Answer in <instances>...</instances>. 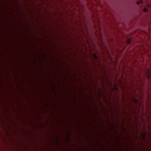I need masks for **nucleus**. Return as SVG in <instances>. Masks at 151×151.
<instances>
[{
    "label": "nucleus",
    "mask_w": 151,
    "mask_h": 151,
    "mask_svg": "<svg viewBox=\"0 0 151 151\" xmlns=\"http://www.w3.org/2000/svg\"><path fill=\"white\" fill-rule=\"evenodd\" d=\"M96 86H97V90L96 91V90L94 91L95 96L97 98H100L102 95V93L101 89L98 85V81L96 80ZM104 96L105 94V92L104 91L103 93Z\"/></svg>",
    "instance_id": "1"
},
{
    "label": "nucleus",
    "mask_w": 151,
    "mask_h": 151,
    "mask_svg": "<svg viewBox=\"0 0 151 151\" xmlns=\"http://www.w3.org/2000/svg\"><path fill=\"white\" fill-rule=\"evenodd\" d=\"M131 95H132L130 98L131 100L134 103H137L138 100L135 97V96H137V93L135 92H134L133 93H131Z\"/></svg>",
    "instance_id": "2"
},
{
    "label": "nucleus",
    "mask_w": 151,
    "mask_h": 151,
    "mask_svg": "<svg viewBox=\"0 0 151 151\" xmlns=\"http://www.w3.org/2000/svg\"><path fill=\"white\" fill-rule=\"evenodd\" d=\"M60 135H56L55 137V145L57 146H58L60 143Z\"/></svg>",
    "instance_id": "3"
},
{
    "label": "nucleus",
    "mask_w": 151,
    "mask_h": 151,
    "mask_svg": "<svg viewBox=\"0 0 151 151\" xmlns=\"http://www.w3.org/2000/svg\"><path fill=\"white\" fill-rule=\"evenodd\" d=\"M82 131L83 133V135L84 137H85V139H86V143L87 144H89L90 145V147H93V146L92 145L91 143L89 140L86 137V134L85 133V132L83 131L82 130Z\"/></svg>",
    "instance_id": "4"
},
{
    "label": "nucleus",
    "mask_w": 151,
    "mask_h": 151,
    "mask_svg": "<svg viewBox=\"0 0 151 151\" xmlns=\"http://www.w3.org/2000/svg\"><path fill=\"white\" fill-rule=\"evenodd\" d=\"M145 73L147 78L148 80H149L151 77L150 70L148 68H147L146 70Z\"/></svg>",
    "instance_id": "5"
},
{
    "label": "nucleus",
    "mask_w": 151,
    "mask_h": 151,
    "mask_svg": "<svg viewBox=\"0 0 151 151\" xmlns=\"http://www.w3.org/2000/svg\"><path fill=\"white\" fill-rule=\"evenodd\" d=\"M7 104H9L8 103ZM15 104H16L15 103ZM17 104H20L19 103H17ZM24 104V103L23 104ZM24 104H26V103H24ZM28 104H34V103H28ZM35 104V103H34ZM36 104V103H35ZM36 104H37V103H36ZM38 104H40V103H38ZM41 104H68V103H41ZM69 104H72V103H70ZM73 104H79V103H73ZM80 104H81L80 103ZM82 104H86V103H83ZM87 104H88V103H87ZM90 104H91L90 103ZM92 104H96V103H93ZM99 104H103V103H100Z\"/></svg>",
    "instance_id": "6"
},
{
    "label": "nucleus",
    "mask_w": 151,
    "mask_h": 151,
    "mask_svg": "<svg viewBox=\"0 0 151 151\" xmlns=\"http://www.w3.org/2000/svg\"><path fill=\"white\" fill-rule=\"evenodd\" d=\"M117 138L116 140V141H115V143H116L117 142H118V146L119 147H120L122 146V145L120 143V142L121 141V139H120V137L119 136H116Z\"/></svg>",
    "instance_id": "7"
},
{
    "label": "nucleus",
    "mask_w": 151,
    "mask_h": 151,
    "mask_svg": "<svg viewBox=\"0 0 151 151\" xmlns=\"http://www.w3.org/2000/svg\"><path fill=\"white\" fill-rule=\"evenodd\" d=\"M70 135V134L68 133L66 134V137L65 139V140L66 142H68L70 141L69 138V136Z\"/></svg>",
    "instance_id": "8"
},
{
    "label": "nucleus",
    "mask_w": 151,
    "mask_h": 151,
    "mask_svg": "<svg viewBox=\"0 0 151 151\" xmlns=\"http://www.w3.org/2000/svg\"><path fill=\"white\" fill-rule=\"evenodd\" d=\"M146 133L145 132L140 135V136L142 138V140H144L146 139Z\"/></svg>",
    "instance_id": "9"
},
{
    "label": "nucleus",
    "mask_w": 151,
    "mask_h": 151,
    "mask_svg": "<svg viewBox=\"0 0 151 151\" xmlns=\"http://www.w3.org/2000/svg\"><path fill=\"white\" fill-rule=\"evenodd\" d=\"M111 125V129L110 130L109 132H110L111 130L113 129H115V126L113 124H112L111 123H110Z\"/></svg>",
    "instance_id": "10"
},
{
    "label": "nucleus",
    "mask_w": 151,
    "mask_h": 151,
    "mask_svg": "<svg viewBox=\"0 0 151 151\" xmlns=\"http://www.w3.org/2000/svg\"><path fill=\"white\" fill-rule=\"evenodd\" d=\"M14 135L16 136L17 137H19V134L18 133V132L17 131H15V129H14Z\"/></svg>",
    "instance_id": "11"
},
{
    "label": "nucleus",
    "mask_w": 151,
    "mask_h": 151,
    "mask_svg": "<svg viewBox=\"0 0 151 151\" xmlns=\"http://www.w3.org/2000/svg\"><path fill=\"white\" fill-rule=\"evenodd\" d=\"M93 58L95 60H97L99 58L98 56L95 54H93Z\"/></svg>",
    "instance_id": "12"
},
{
    "label": "nucleus",
    "mask_w": 151,
    "mask_h": 151,
    "mask_svg": "<svg viewBox=\"0 0 151 151\" xmlns=\"http://www.w3.org/2000/svg\"><path fill=\"white\" fill-rule=\"evenodd\" d=\"M122 131L124 133L126 131V128L124 126L122 127Z\"/></svg>",
    "instance_id": "13"
},
{
    "label": "nucleus",
    "mask_w": 151,
    "mask_h": 151,
    "mask_svg": "<svg viewBox=\"0 0 151 151\" xmlns=\"http://www.w3.org/2000/svg\"><path fill=\"white\" fill-rule=\"evenodd\" d=\"M106 78L107 81V82H108V83H109V85H110V86H111L112 85V84H111V83H110V81H109V79H108V77L106 76Z\"/></svg>",
    "instance_id": "14"
},
{
    "label": "nucleus",
    "mask_w": 151,
    "mask_h": 151,
    "mask_svg": "<svg viewBox=\"0 0 151 151\" xmlns=\"http://www.w3.org/2000/svg\"><path fill=\"white\" fill-rule=\"evenodd\" d=\"M131 42V40L130 39H128L127 40V43L128 44H129Z\"/></svg>",
    "instance_id": "15"
},
{
    "label": "nucleus",
    "mask_w": 151,
    "mask_h": 151,
    "mask_svg": "<svg viewBox=\"0 0 151 151\" xmlns=\"http://www.w3.org/2000/svg\"><path fill=\"white\" fill-rule=\"evenodd\" d=\"M96 144L98 145H102V144L101 143V142H100V141H98V142H96Z\"/></svg>",
    "instance_id": "16"
},
{
    "label": "nucleus",
    "mask_w": 151,
    "mask_h": 151,
    "mask_svg": "<svg viewBox=\"0 0 151 151\" xmlns=\"http://www.w3.org/2000/svg\"><path fill=\"white\" fill-rule=\"evenodd\" d=\"M39 127L41 128H45V127L44 126L41 125L40 124L39 125Z\"/></svg>",
    "instance_id": "17"
},
{
    "label": "nucleus",
    "mask_w": 151,
    "mask_h": 151,
    "mask_svg": "<svg viewBox=\"0 0 151 151\" xmlns=\"http://www.w3.org/2000/svg\"><path fill=\"white\" fill-rule=\"evenodd\" d=\"M115 134H116V136H118V134H119V132L118 131L116 130L115 129Z\"/></svg>",
    "instance_id": "18"
},
{
    "label": "nucleus",
    "mask_w": 151,
    "mask_h": 151,
    "mask_svg": "<svg viewBox=\"0 0 151 151\" xmlns=\"http://www.w3.org/2000/svg\"><path fill=\"white\" fill-rule=\"evenodd\" d=\"M103 129H104V132H106V133H107V131L106 128L105 127H104V128Z\"/></svg>",
    "instance_id": "19"
},
{
    "label": "nucleus",
    "mask_w": 151,
    "mask_h": 151,
    "mask_svg": "<svg viewBox=\"0 0 151 151\" xmlns=\"http://www.w3.org/2000/svg\"><path fill=\"white\" fill-rule=\"evenodd\" d=\"M143 11L145 12H148V10L146 9L145 8H144L143 9Z\"/></svg>",
    "instance_id": "20"
},
{
    "label": "nucleus",
    "mask_w": 151,
    "mask_h": 151,
    "mask_svg": "<svg viewBox=\"0 0 151 151\" xmlns=\"http://www.w3.org/2000/svg\"><path fill=\"white\" fill-rule=\"evenodd\" d=\"M6 134V136L8 137H10L11 135V134L10 133H8L7 134Z\"/></svg>",
    "instance_id": "21"
},
{
    "label": "nucleus",
    "mask_w": 151,
    "mask_h": 151,
    "mask_svg": "<svg viewBox=\"0 0 151 151\" xmlns=\"http://www.w3.org/2000/svg\"><path fill=\"white\" fill-rule=\"evenodd\" d=\"M3 114L4 116H6V113L4 111L3 112Z\"/></svg>",
    "instance_id": "22"
},
{
    "label": "nucleus",
    "mask_w": 151,
    "mask_h": 151,
    "mask_svg": "<svg viewBox=\"0 0 151 151\" xmlns=\"http://www.w3.org/2000/svg\"><path fill=\"white\" fill-rule=\"evenodd\" d=\"M114 89H115L117 91H118V89L116 87H115L114 88H113V90H114Z\"/></svg>",
    "instance_id": "23"
},
{
    "label": "nucleus",
    "mask_w": 151,
    "mask_h": 151,
    "mask_svg": "<svg viewBox=\"0 0 151 151\" xmlns=\"http://www.w3.org/2000/svg\"><path fill=\"white\" fill-rule=\"evenodd\" d=\"M59 124H63V125H64L65 126H66V124H65V123H63H63H61V122H60V123H59Z\"/></svg>",
    "instance_id": "24"
},
{
    "label": "nucleus",
    "mask_w": 151,
    "mask_h": 151,
    "mask_svg": "<svg viewBox=\"0 0 151 151\" xmlns=\"http://www.w3.org/2000/svg\"><path fill=\"white\" fill-rule=\"evenodd\" d=\"M102 122H101V123L103 125L104 124V121L102 119Z\"/></svg>",
    "instance_id": "25"
},
{
    "label": "nucleus",
    "mask_w": 151,
    "mask_h": 151,
    "mask_svg": "<svg viewBox=\"0 0 151 151\" xmlns=\"http://www.w3.org/2000/svg\"><path fill=\"white\" fill-rule=\"evenodd\" d=\"M91 95L92 97H93V93L92 92V91H91Z\"/></svg>",
    "instance_id": "26"
},
{
    "label": "nucleus",
    "mask_w": 151,
    "mask_h": 151,
    "mask_svg": "<svg viewBox=\"0 0 151 151\" xmlns=\"http://www.w3.org/2000/svg\"><path fill=\"white\" fill-rule=\"evenodd\" d=\"M140 3V2L139 1H137V4H139Z\"/></svg>",
    "instance_id": "27"
},
{
    "label": "nucleus",
    "mask_w": 151,
    "mask_h": 151,
    "mask_svg": "<svg viewBox=\"0 0 151 151\" xmlns=\"http://www.w3.org/2000/svg\"><path fill=\"white\" fill-rule=\"evenodd\" d=\"M101 148L102 149H103L104 148V146L103 145H102V146H101Z\"/></svg>",
    "instance_id": "28"
},
{
    "label": "nucleus",
    "mask_w": 151,
    "mask_h": 151,
    "mask_svg": "<svg viewBox=\"0 0 151 151\" xmlns=\"http://www.w3.org/2000/svg\"><path fill=\"white\" fill-rule=\"evenodd\" d=\"M97 113L99 115V111H98L97 112Z\"/></svg>",
    "instance_id": "29"
},
{
    "label": "nucleus",
    "mask_w": 151,
    "mask_h": 151,
    "mask_svg": "<svg viewBox=\"0 0 151 151\" xmlns=\"http://www.w3.org/2000/svg\"><path fill=\"white\" fill-rule=\"evenodd\" d=\"M119 93H118V94H117V97L118 98L119 97Z\"/></svg>",
    "instance_id": "30"
},
{
    "label": "nucleus",
    "mask_w": 151,
    "mask_h": 151,
    "mask_svg": "<svg viewBox=\"0 0 151 151\" xmlns=\"http://www.w3.org/2000/svg\"><path fill=\"white\" fill-rule=\"evenodd\" d=\"M91 80H91V83H93V79L92 78L91 79Z\"/></svg>",
    "instance_id": "31"
},
{
    "label": "nucleus",
    "mask_w": 151,
    "mask_h": 151,
    "mask_svg": "<svg viewBox=\"0 0 151 151\" xmlns=\"http://www.w3.org/2000/svg\"><path fill=\"white\" fill-rule=\"evenodd\" d=\"M103 79H102V82L103 83H104V81H103Z\"/></svg>",
    "instance_id": "32"
},
{
    "label": "nucleus",
    "mask_w": 151,
    "mask_h": 151,
    "mask_svg": "<svg viewBox=\"0 0 151 151\" xmlns=\"http://www.w3.org/2000/svg\"><path fill=\"white\" fill-rule=\"evenodd\" d=\"M140 3H142V1L140 0Z\"/></svg>",
    "instance_id": "33"
},
{
    "label": "nucleus",
    "mask_w": 151,
    "mask_h": 151,
    "mask_svg": "<svg viewBox=\"0 0 151 151\" xmlns=\"http://www.w3.org/2000/svg\"><path fill=\"white\" fill-rule=\"evenodd\" d=\"M77 128L78 129H79V128L78 127V126H77Z\"/></svg>",
    "instance_id": "34"
},
{
    "label": "nucleus",
    "mask_w": 151,
    "mask_h": 151,
    "mask_svg": "<svg viewBox=\"0 0 151 151\" xmlns=\"http://www.w3.org/2000/svg\"><path fill=\"white\" fill-rule=\"evenodd\" d=\"M106 104H109L108 103H106ZM109 104H112V103H110ZM117 104H119L118 103H117Z\"/></svg>",
    "instance_id": "35"
},
{
    "label": "nucleus",
    "mask_w": 151,
    "mask_h": 151,
    "mask_svg": "<svg viewBox=\"0 0 151 151\" xmlns=\"http://www.w3.org/2000/svg\"><path fill=\"white\" fill-rule=\"evenodd\" d=\"M142 150H144L143 148H142Z\"/></svg>",
    "instance_id": "36"
},
{
    "label": "nucleus",
    "mask_w": 151,
    "mask_h": 151,
    "mask_svg": "<svg viewBox=\"0 0 151 151\" xmlns=\"http://www.w3.org/2000/svg\"><path fill=\"white\" fill-rule=\"evenodd\" d=\"M45 105H49V104H45Z\"/></svg>",
    "instance_id": "37"
},
{
    "label": "nucleus",
    "mask_w": 151,
    "mask_h": 151,
    "mask_svg": "<svg viewBox=\"0 0 151 151\" xmlns=\"http://www.w3.org/2000/svg\"><path fill=\"white\" fill-rule=\"evenodd\" d=\"M111 138H110V140L111 141Z\"/></svg>",
    "instance_id": "38"
},
{
    "label": "nucleus",
    "mask_w": 151,
    "mask_h": 151,
    "mask_svg": "<svg viewBox=\"0 0 151 151\" xmlns=\"http://www.w3.org/2000/svg\"><path fill=\"white\" fill-rule=\"evenodd\" d=\"M76 105H78V104H75ZM80 105H81V104H80Z\"/></svg>",
    "instance_id": "39"
},
{
    "label": "nucleus",
    "mask_w": 151,
    "mask_h": 151,
    "mask_svg": "<svg viewBox=\"0 0 151 151\" xmlns=\"http://www.w3.org/2000/svg\"><path fill=\"white\" fill-rule=\"evenodd\" d=\"M1 132H0V135H1Z\"/></svg>",
    "instance_id": "40"
},
{
    "label": "nucleus",
    "mask_w": 151,
    "mask_h": 151,
    "mask_svg": "<svg viewBox=\"0 0 151 151\" xmlns=\"http://www.w3.org/2000/svg\"><path fill=\"white\" fill-rule=\"evenodd\" d=\"M124 113H126V111H125L124 112Z\"/></svg>",
    "instance_id": "41"
},
{
    "label": "nucleus",
    "mask_w": 151,
    "mask_h": 151,
    "mask_svg": "<svg viewBox=\"0 0 151 151\" xmlns=\"http://www.w3.org/2000/svg\"><path fill=\"white\" fill-rule=\"evenodd\" d=\"M51 105H53L54 104H52Z\"/></svg>",
    "instance_id": "42"
},
{
    "label": "nucleus",
    "mask_w": 151,
    "mask_h": 151,
    "mask_svg": "<svg viewBox=\"0 0 151 151\" xmlns=\"http://www.w3.org/2000/svg\"><path fill=\"white\" fill-rule=\"evenodd\" d=\"M65 105H68V104H65Z\"/></svg>",
    "instance_id": "43"
}]
</instances>
